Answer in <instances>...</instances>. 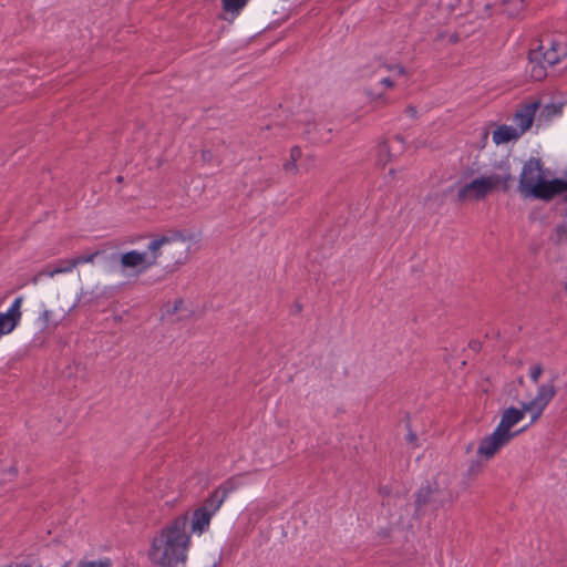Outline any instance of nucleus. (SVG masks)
Listing matches in <instances>:
<instances>
[{"label":"nucleus","instance_id":"1","mask_svg":"<svg viewBox=\"0 0 567 567\" xmlns=\"http://www.w3.org/2000/svg\"><path fill=\"white\" fill-rule=\"evenodd\" d=\"M200 234L187 229H172L163 235H157L148 243L146 250L133 249L121 255L120 266L122 270H131L135 275L146 272L157 265L158 258L164 252H171L175 247L181 248L178 255H173L177 264H183L188 257L190 245L199 241Z\"/></svg>","mask_w":567,"mask_h":567},{"label":"nucleus","instance_id":"2","mask_svg":"<svg viewBox=\"0 0 567 567\" xmlns=\"http://www.w3.org/2000/svg\"><path fill=\"white\" fill-rule=\"evenodd\" d=\"M188 523L186 514L179 515L153 537L148 558L154 566L186 567L192 545Z\"/></svg>","mask_w":567,"mask_h":567},{"label":"nucleus","instance_id":"3","mask_svg":"<svg viewBox=\"0 0 567 567\" xmlns=\"http://www.w3.org/2000/svg\"><path fill=\"white\" fill-rule=\"evenodd\" d=\"M549 171L538 157L528 158L520 171L518 192L524 198L550 200L557 195L567 192V181L560 178L548 179Z\"/></svg>","mask_w":567,"mask_h":567},{"label":"nucleus","instance_id":"4","mask_svg":"<svg viewBox=\"0 0 567 567\" xmlns=\"http://www.w3.org/2000/svg\"><path fill=\"white\" fill-rule=\"evenodd\" d=\"M514 181L508 159L497 166V172L482 175L461 186L457 198L461 202H478L497 189L507 192Z\"/></svg>","mask_w":567,"mask_h":567},{"label":"nucleus","instance_id":"5","mask_svg":"<svg viewBox=\"0 0 567 567\" xmlns=\"http://www.w3.org/2000/svg\"><path fill=\"white\" fill-rule=\"evenodd\" d=\"M404 75L405 69L401 64L378 61L375 65L363 71V76L371 81L364 90L367 96L372 101H383L385 92L394 87Z\"/></svg>","mask_w":567,"mask_h":567},{"label":"nucleus","instance_id":"6","mask_svg":"<svg viewBox=\"0 0 567 567\" xmlns=\"http://www.w3.org/2000/svg\"><path fill=\"white\" fill-rule=\"evenodd\" d=\"M220 507L207 497L203 505L193 512L190 519V529L195 535L200 536L204 534L210 525L212 518L218 513Z\"/></svg>","mask_w":567,"mask_h":567},{"label":"nucleus","instance_id":"7","mask_svg":"<svg viewBox=\"0 0 567 567\" xmlns=\"http://www.w3.org/2000/svg\"><path fill=\"white\" fill-rule=\"evenodd\" d=\"M555 394L556 389L553 383H546L538 386L536 396L532 401L525 403V410L530 414V423L536 422L540 417Z\"/></svg>","mask_w":567,"mask_h":567},{"label":"nucleus","instance_id":"8","mask_svg":"<svg viewBox=\"0 0 567 567\" xmlns=\"http://www.w3.org/2000/svg\"><path fill=\"white\" fill-rule=\"evenodd\" d=\"M511 442L512 439L509 435H505L495 427L489 435L481 440L477 449V455L485 460H491Z\"/></svg>","mask_w":567,"mask_h":567},{"label":"nucleus","instance_id":"9","mask_svg":"<svg viewBox=\"0 0 567 567\" xmlns=\"http://www.w3.org/2000/svg\"><path fill=\"white\" fill-rule=\"evenodd\" d=\"M527 412L528 411L525 410V403L523 404L522 409L514 406L505 409L496 429L503 432L505 435H509L512 440L515 439L520 432L526 430V426L518 431H513V427L524 420Z\"/></svg>","mask_w":567,"mask_h":567},{"label":"nucleus","instance_id":"10","mask_svg":"<svg viewBox=\"0 0 567 567\" xmlns=\"http://www.w3.org/2000/svg\"><path fill=\"white\" fill-rule=\"evenodd\" d=\"M23 297H17L6 312H0V338L14 330L21 320Z\"/></svg>","mask_w":567,"mask_h":567},{"label":"nucleus","instance_id":"11","mask_svg":"<svg viewBox=\"0 0 567 567\" xmlns=\"http://www.w3.org/2000/svg\"><path fill=\"white\" fill-rule=\"evenodd\" d=\"M539 104L537 102L525 104L516 111L513 122L514 128L523 136L533 125L536 111Z\"/></svg>","mask_w":567,"mask_h":567},{"label":"nucleus","instance_id":"12","mask_svg":"<svg viewBox=\"0 0 567 567\" xmlns=\"http://www.w3.org/2000/svg\"><path fill=\"white\" fill-rule=\"evenodd\" d=\"M76 268L74 258L72 259H60L54 267L48 266L37 275L33 276L31 282L37 286L43 276L54 278L56 275L70 274Z\"/></svg>","mask_w":567,"mask_h":567},{"label":"nucleus","instance_id":"13","mask_svg":"<svg viewBox=\"0 0 567 567\" xmlns=\"http://www.w3.org/2000/svg\"><path fill=\"white\" fill-rule=\"evenodd\" d=\"M241 485L243 483L239 477H230L221 483L208 497L217 507H221L228 495L238 489Z\"/></svg>","mask_w":567,"mask_h":567},{"label":"nucleus","instance_id":"14","mask_svg":"<svg viewBox=\"0 0 567 567\" xmlns=\"http://www.w3.org/2000/svg\"><path fill=\"white\" fill-rule=\"evenodd\" d=\"M522 135L512 125H499L492 133V140L496 145L517 141Z\"/></svg>","mask_w":567,"mask_h":567},{"label":"nucleus","instance_id":"15","mask_svg":"<svg viewBox=\"0 0 567 567\" xmlns=\"http://www.w3.org/2000/svg\"><path fill=\"white\" fill-rule=\"evenodd\" d=\"M394 144H398L400 148L403 147V140L400 136H395L390 142H384L379 144L378 146V162L382 165H385L388 161H390V151L394 148Z\"/></svg>","mask_w":567,"mask_h":567},{"label":"nucleus","instance_id":"16","mask_svg":"<svg viewBox=\"0 0 567 567\" xmlns=\"http://www.w3.org/2000/svg\"><path fill=\"white\" fill-rule=\"evenodd\" d=\"M539 53L533 52L530 53V61H529V74L530 78H533L536 81H540L546 76V69L543 63L536 62L538 59Z\"/></svg>","mask_w":567,"mask_h":567},{"label":"nucleus","instance_id":"17","mask_svg":"<svg viewBox=\"0 0 567 567\" xmlns=\"http://www.w3.org/2000/svg\"><path fill=\"white\" fill-rule=\"evenodd\" d=\"M504 12L509 17H516L524 9L523 0H502Z\"/></svg>","mask_w":567,"mask_h":567},{"label":"nucleus","instance_id":"18","mask_svg":"<svg viewBox=\"0 0 567 567\" xmlns=\"http://www.w3.org/2000/svg\"><path fill=\"white\" fill-rule=\"evenodd\" d=\"M249 0H221L223 8L226 12L238 14Z\"/></svg>","mask_w":567,"mask_h":567},{"label":"nucleus","instance_id":"19","mask_svg":"<svg viewBox=\"0 0 567 567\" xmlns=\"http://www.w3.org/2000/svg\"><path fill=\"white\" fill-rule=\"evenodd\" d=\"M302 153L298 146H295L290 150V158L285 163L284 168L288 173L297 172V161L301 157Z\"/></svg>","mask_w":567,"mask_h":567},{"label":"nucleus","instance_id":"20","mask_svg":"<svg viewBox=\"0 0 567 567\" xmlns=\"http://www.w3.org/2000/svg\"><path fill=\"white\" fill-rule=\"evenodd\" d=\"M540 49L544 50L543 61H544V63H547L548 65H554V64L558 63L560 61V59H563V56H560L556 52L549 50L545 45H542Z\"/></svg>","mask_w":567,"mask_h":567},{"label":"nucleus","instance_id":"21","mask_svg":"<svg viewBox=\"0 0 567 567\" xmlns=\"http://www.w3.org/2000/svg\"><path fill=\"white\" fill-rule=\"evenodd\" d=\"M547 48L563 58L567 55V44L560 39H553Z\"/></svg>","mask_w":567,"mask_h":567},{"label":"nucleus","instance_id":"22","mask_svg":"<svg viewBox=\"0 0 567 567\" xmlns=\"http://www.w3.org/2000/svg\"><path fill=\"white\" fill-rule=\"evenodd\" d=\"M434 491L431 487H422L416 494V505L420 507L431 501Z\"/></svg>","mask_w":567,"mask_h":567},{"label":"nucleus","instance_id":"23","mask_svg":"<svg viewBox=\"0 0 567 567\" xmlns=\"http://www.w3.org/2000/svg\"><path fill=\"white\" fill-rule=\"evenodd\" d=\"M561 111H563L561 104H559V105L558 104H548L544 107L543 115H545L546 117L549 118V117L560 115Z\"/></svg>","mask_w":567,"mask_h":567},{"label":"nucleus","instance_id":"24","mask_svg":"<svg viewBox=\"0 0 567 567\" xmlns=\"http://www.w3.org/2000/svg\"><path fill=\"white\" fill-rule=\"evenodd\" d=\"M100 251H94L91 254L81 255L78 257H74L75 266L84 265V264H92L96 256H99Z\"/></svg>","mask_w":567,"mask_h":567},{"label":"nucleus","instance_id":"25","mask_svg":"<svg viewBox=\"0 0 567 567\" xmlns=\"http://www.w3.org/2000/svg\"><path fill=\"white\" fill-rule=\"evenodd\" d=\"M542 373H543V368L540 364H535L529 368V378L534 383L538 382Z\"/></svg>","mask_w":567,"mask_h":567},{"label":"nucleus","instance_id":"26","mask_svg":"<svg viewBox=\"0 0 567 567\" xmlns=\"http://www.w3.org/2000/svg\"><path fill=\"white\" fill-rule=\"evenodd\" d=\"M78 567H111V563L109 559L99 561H85L81 563Z\"/></svg>","mask_w":567,"mask_h":567},{"label":"nucleus","instance_id":"27","mask_svg":"<svg viewBox=\"0 0 567 567\" xmlns=\"http://www.w3.org/2000/svg\"><path fill=\"white\" fill-rule=\"evenodd\" d=\"M405 113L410 117H414L416 114V110L413 106H409L405 109Z\"/></svg>","mask_w":567,"mask_h":567},{"label":"nucleus","instance_id":"28","mask_svg":"<svg viewBox=\"0 0 567 567\" xmlns=\"http://www.w3.org/2000/svg\"><path fill=\"white\" fill-rule=\"evenodd\" d=\"M406 440L409 443H414L416 441V435L412 432H410L408 435H406Z\"/></svg>","mask_w":567,"mask_h":567},{"label":"nucleus","instance_id":"29","mask_svg":"<svg viewBox=\"0 0 567 567\" xmlns=\"http://www.w3.org/2000/svg\"><path fill=\"white\" fill-rule=\"evenodd\" d=\"M557 231H558L559 234H560V233H563V231H565V227H564V226L558 227Z\"/></svg>","mask_w":567,"mask_h":567},{"label":"nucleus","instance_id":"30","mask_svg":"<svg viewBox=\"0 0 567 567\" xmlns=\"http://www.w3.org/2000/svg\"><path fill=\"white\" fill-rule=\"evenodd\" d=\"M565 289L567 290V282H566V285H565Z\"/></svg>","mask_w":567,"mask_h":567}]
</instances>
